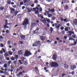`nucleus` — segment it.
<instances>
[{
	"label": "nucleus",
	"instance_id": "60",
	"mask_svg": "<svg viewBox=\"0 0 77 77\" xmlns=\"http://www.w3.org/2000/svg\"><path fill=\"white\" fill-rule=\"evenodd\" d=\"M0 53L1 54H2L3 53V51H0Z\"/></svg>",
	"mask_w": 77,
	"mask_h": 77
},
{
	"label": "nucleus",
	"instance_id": "15",
	"mask_svg": "<svg viewBox=\"0 0 77 77\" xmlns=\"http://www.w3.org/2000/svg\"><path fill=\"white\" fill-rule=\"evenodd\" d=\"M38 18H41V19H43L44 17H43V15L42 14H40L38 16Z\"/></svg>",
	"mask_w": 77,
	"mask_h": 77
},
{
	"label": "nucleus",
	"instance_id": "18",
	"mask_svg": "<svg viewBox=\"0 0 77 77\" xmlns=\"http://www.w3.org/2000/svg\"><path fill=\"white\" fill-rule=\"evenodd\" d=\"M72 45H69V46H72V45H75L77 44V42L75 41L74 42V44H71Z\"/></svg>",
	"mask_w": 77,
	"mask_h": 77
},
{
	"label": "nucleus",
	"instance_id": "16",
	"mask_svg": "<svg viewBox=\"0 0 77 77\" xmlns=\"http://www.w3.org/2000/svg\"><path fill=\"white\" fill-rule=\"evenodd\" d=\"M18 54L19 55H21V54H23V52L21 51V50H20L18 51Z\"/></svg>",
	"mask_w": 77,
	"mask_h": 77
},
{
	"label": "nucleus",
	"instance_id": "46",
	"mask_svg": "<svg viewBox=\"0 0 77 77\" xmlns=\"http://www.w3.org/2000/svg\"><path fill=\"white\" fill-rule=\"evenodd\" d=\"M19 62L20 64H23V63L21 62V60H19Z\"/></svg>",
	"mask_w": 77,
	"mask_h": 77
},
{
	"label": "nucleus",
	"instance_id": "1",
	"mask_svg": "<svg viewBox=\"0 0 77 77\" xmlns=\"http://www.w3.org/2000/svg\"><path fill=\"white\" fill-rule=\"evenodd\" d=\"M50 65L52 67H54V68H57L59 66V64L56 62H52L51 63Z\"/></svg>",
	"mask_w": 77,
	"mask_h": 77
},
{
	"label": "nucleus",
	"instance_id": "32",
	"mask_svg": "<svg viewBox=\"0 0 77 77\" xmlns=\"http://www.w3.org/2000/svg\"><path fill=\"white\" fill-rule=\"evenodd\" d=\"M8 24V23H5V25L4 26V28H6V26Z\"/></svg>",
	"mask_w": 77,
	"mask_h": 77
},
{
	"label": "nucleus",
	"instance_id": "63",
	"mask_svg": "<svg viewBox=\"0 0 77 77\" xmlns=\"http://www.w3.org/2000/svg\"><path fill=\"white\" fill-rule=\"evenodd\" d=\"M23 5V2H21L20 3V5Z\"/></svg>",
	"mask_w": 77,
	"mask_h": 77
},
{
	"label": "nucleus",
	"instance_id": "45",
	"mask_svg": "<svg viewBox=\"0 0 77 77\" xmlns=\"http://www.w3.org/2000/svg\"><path fill=\"white\" fill-rule=\"evenodd\" d=\"M35 3H36V4H37V3H38V0H36L35 1Z\"/></svg>",
	"mask_w": 77,
	"mask_h": 77
},
{
	"label": "nucleus",
	"instance_id": "59",
	"mask_svg": "<svg viewBox=\"0 0 77 77\" xmlns=\"http://www.w3.org/2000/svg\"><path fill=\"white\" fill-rule=\"evenodd\" d=\"M56 39L57 40V41H59V40H60V39L59 38H58V37H57L56 38Z\"/></svg>",
	"mask_w": 77,
	"mask_h": 77
},
{
	"label": "nucleus",
	"instance_id": "52",
	"mask_svg": "<svg viewBox=\"0 0 77 77\" xmlns=\"http://www.w3.org/2000/svg\"><path fill=\"white\" fill-rule=\"evenodd\" d=\"M11 10L13 12H15V9L13 8H11Z\"/></svg>",
	"mask_w": 77,
	"mask_h": 77
},
{
	"label": "nucleus",
	"instance_id": "36",
	"mask_svg": "<svg viewBox=\"0 0 77 77\" xmlns=\"http://www.w3.org/2000/svg\"><path fill=\"white\" fill-rule=\"evenodd\" d=\"M21 59L22 60V62H24V60L25 59H24V57H22L21 58Z\"/></svg>",
	"mask_w": 77,
	"mask_h": 77
},
{
	"label": "nucleus",
	"instance_id": "44",
	"mask_svg": "<svg viewBox=\"0 0 77 77\" xmlns=\"http://www.w3.org/2000/svg\"><path fill=\"white\" fill-rule=\"evenodd\" d=\"M20 44H21V45L23 44V41H20L19 42Z\"/></svg>",
	"mask_w": 77,
	"mask_h": 77
},
{
	"label": "nucleus",
	"instance_id": "17",
	"mask_svg": "<svg viewBox=\"0 0 77 77\" xmlns=\"http://www.w3.org/2000/svg\"><path fill=\"white\" fill-rule=\"evenodd\" d=\"M22 74H23V72H19L18 74L17 75V77H20V75H22Z\"/></svg>",
	"mask_w": 77,
	"mask_h": 77
},
{
	"label": "nucleus",
	"instance_id": "47",
	"mask_svg": "<svg viewBox=\"0 0 77 77\" xmlns=\"http://www.w3.org/2000/svg\"><path fill=\"white\" fill-rule=\"evenodd\" d=\"M35 13L36 14H38V13H39V11H38V10H36L35 11Z\"/></svg>",
	"mask_w": 77,
	"mask_h": 77
},
{
	"label": "nucleus",
	"instance_id": "24",
	"mask_svg": "<svg viewBox=\"0 0 77 77\" xmlns=\"http://www.w3.org/2000/svg\"><path fill=\"white\" fill-rule=\"evenodd\" d=\"M50 12H54V8H52L51 10H50Z\"/></svg>",
	"mask_w": 77,
	"mask_h": 77
},
{
	"label": "nucleus",
	"instance_id": "55",
	"mask_svg": "<svg viewBox=\"0 0 77 77\" xmlns=\"http://www.w3.org/2000/svg\"><path fill=\"white\" fill-rule=\"evenodd\" d=\"M1 47H4V45H3V44H1Z\"/></svg>",
	"mask_w": 77,
	"mask_h": 77
},
{
	"label": "nucleus",
	"instance_id": "10",
	"mask_svg": "<svg viewBox=\"0 0 77 77\" xmlns=\"http://www.w3.org/2000/svg\"><path fill=\"white\" fill-rule=\"evenodd\" d=\"M57 23H55V26L56 28H57V29H59L60 27V24H59L57 26Z\"/></svg>",
	"mask_w": 77,
	"mask_h": 77
},
{
	"label": "nucleus",
	"instance_id": "7",
	"mask_svg": "<svg viewBox=\"0 0 77 77\" xmlns=\"http://www.w3.org/2000/svg\"><path fill=\"white\" fill-rule=\"evenodd\" d=\"M40 39L42 41H44L45 39V37L44 36H40Z\"/></svg>",
	"mask_w": 77,
	"mask_h": 77
},
{
	"label": "nucleus",
	"instance_id": "39",
	"mask_svg": "<svg viewBox=\"0 0 77 77\" xmlns=\"http://www.w3.org/2000/svg\"><path fill=\"white\" fill-rule=\"evenodd\" d=\"M39 29H40V28H39V27H37L36 28V30H37V31H38H38H39Z\"/></svg>",
	"mask_w": 77,
	"mask_h": 77
},
{
	"label": "nucleus",
	"instance_id": "48",
	"mask_svg": "<svg viewBox=\"0 0 77 77\" xmlns=\"http://www.w3.org/2000/svg\"><path fill=\"white\" fill-rule=\"evenodd\" d=\"M27 2V0H24V3H26Z\"/></svg>",
	"mask_w": 77,
	"mask_h": 77
},
{
	"label": "nucleus",
	"instance_id": "9",
	"mask_svg": "<svg viewBox=\"0 0 77 77\" xmlns=\"http://www.w3.org/2000/svg\"><path fill=\"white\" fill-rule=\"evenodd\" d=\"M20 38H21V39H23V40H25L26 39V36H25V35H21L20 36Z\"/></svg>",
	"mask_w": 77,
	"mask_h": 77
},
{
	"label": "nucleus",
	"instance_id": "23",
	"mask_svg": "<svg viewBox=\"0 0 77 77\" xmlns=\"http://www.w3.org/2000/svg\"><path fill=\"white\" fill-rule=\"evenodd\" d=\"M52 16H53V14H49L48 15V16L49 17V18L52 17Z\"/></svg>",
	"mask_w": 77,
	"mask_h": 77
},
{
	"label": "nucleus",
	"instance_id": "58",
	"mask_svg": "<svg viewBox=\"0 0 77 77\" xmlns=\"http://www.w3.org/2000/svg\"><path fill=\"white\" fill-rule=\"evenodd\" d=\"M23 68V67L22 66H20L19 68L20 69H22Z\"/></svg>",
	"mask_w": 77,
	"mask_h": 77
},
{
	"label": "nucleus",
	"instance_id": "51",
	"mask_svg": "<svg viewBox=\"0 0 77 77\" xmlns=\"http://www.w3.org/2000/svg\"><path fill=\"white\" fill-rule=\"evenodd\" d=\"M64 39H67V36H64Z\"/></svg>",
	"mask_w": 77,
	"mask_h": 77
},
{
	"label": "nucleus",
	"instance_id": "33",
	"mask_svg": "<svg viewBox=\"0 0 77 77\" xmlns=\"http://www.w3.org/2000/svg\"><path fill=\"white\" fill-rule=\"evenodd\" d=\"M68 32H69V35L71 36V35H72V31H69Z\"/></svg>",
	"mask_w": 77,
	"mask_h": 77
},
{
	"label": "nucleus",
	"instance_id": "26",
	"mask_svg": "<svg viewBox=\"0 0 77 77\" xmlns=\"http://www.w3.org/2000/svg\"><path fill=\"white\" fill-rule=\"evenodd\" d=\"M15 59L16 58V59H18V55H16L15 56Z\"/></svg>",
	"mask_w": 77,
	"mask_h": 77
},
{
	"label": "nucleus",
	"instance_id": "20",
	"mask_svg": "<svg viewBox=\"0 0 77 77\" xmlns=\"http://www.w3.org/2000/svg\"><path fill=\"white\" fill-rule=\"evenodd\" d=\"M15 58L14 57V56H12L11 57V60H12V61H14V60H15Z\"/></svg>",
	"mask_w": 77,
	"mask_h": 77
},
{
	"label": "nucleus",
	"instance_id": "62",
	"mask_svg": "<svg viewBox=\"0 0 77 77\" xmlns=\"http://www.w3.org/2000/svg\"><path fill=\"white\" fill-rule=\"evenodd\" d=\"M63 21L64 22H66V21H67V20H66V19H64Z\"/></svg>",
	"mask_w": 77,
	"mask_h": 77
},
{
	"label": "nucleus",
	"instance_id": "22",
	"mask_svg": "<svg viewBox=\"0 0 77 77\" xmlns=\"http://www.w3.org/2000/svg\"><path fill=\"white\" fill-rule=\"evenodd\" d=\"M7 3L8 5H11V0H9L7 2Z\"/></svg>",
	"mask_w": 77,
	"mask_h": 77
},
{
	"label": "nucleus",
	"instance_id": "53",
	"mask_svg": "<svg viewBox=\"0 0 77 77\" xmlns=\"http://www.w3.org/2000/svg\"><path fill=\"white\" fill-rule=\"evenodd\" d=\"M12 51H15V49L14 48H13L12 49Z\"/></svg>",
	"mask_w": 77,
	"mask_h": 77
},
{
	"label": "nucleus",
	"instance_id": "54",
	"mask_svg": "<svg viewBox=\"0 0 77 77\" xmlns=\"http://www.w3.org/2000/svg\"><path fill=\"white\" fill-rule=\"evenodd\" d=\"M6 60H10V58L9 57H7L6 58Z\"/></svg>",
	"mask_w": 77,
	"mask_h": 77
},
{
	"label": "nucleus",
	"instance_id": "5",
	"mask_svg": "<svg viewBox=\"0 0 77 77\" xmlns=\"http://www.w3.org/2000/svg\"><path fill=\"white\" fill-rule=\"evenodd\" d=\"M31 54H32L31 53V52L27 50L25 51L24 56H30V55H31Z\"/></svg>",
	"mask_w": 77,
	"mask_h": 77
},
{
	"label": "nucleus",
	"instance_id": "21",
	"mask_svg": "<svg viewBox=\"0 0 77 77\" xmlns=\"http://www.w3.org/2000/svg\"><path fill=\"white\" fill-rule=\"evenodd\" d=\"M74 24L75 25H77V19H75L74 22Z\"/></svg>",
	"mask_w": 77,
	"mask_h": 77
},
{
	"label": "nucleus",
	"instance_id": "50",
	"mask_svg": "<svg viewBox=\"0 0 77 77\" xmlns=\"http://www.w3.org/2000/svg\"><path fill=\"white\" fill-rule=\"evenodd\" d=\"M65 73H63L62 74V77H63L64 76H65Z\"/></svg>",
	"mask_w": 77,
	"mask_h": 77
},
{
	"label": "nucleus",
	"instance_id": "57",
	"mask_svg": "<svg viewBox=\"0 0 77 77\" xmlns=\"http://www.w3.org/2000/svg\"><path fill=\"white\" fill-rule=\"evenodd\" d=\"M13 7L14 8H17V5H14L13 6Z\"/></svg>",
	"mask_w": 77,
	"mask_h": 77
},
{
	"label": "nucleus",
	"instance_id": "13",
	"mask_svg": "<svg viewBox=\"0 0 77 77\" xmlns=\"http://www.w3.org/2000/svg\"><path fill=\"white\" fill-rule=\"evenodd\" d=\"M27 9L28 10L27 11L29 12V13H30V12H32V8H27Z\"/></svg>",
	"mask_w": 77,
	"mask_h": 77
},
{
	"label": "nucleus",
	"instance_id": "41",
	"mask_svg": "<svg viewBox=\"0 0 77 77\" xmlns=\"http://www.w3.org/2000/svg\"><path fill=\"white\" fill-rule=\"evenodd\" d=\"M24 65H27V61H25Z\"/></svg>",
	"mask_w": 77,
	"mask_h": 77
},
{
	"label": "nucleus",
	"instance_id": "3",
	"mask_svg": "<svg viewBox=\"0 0 77 77\" xmlns=\"http://www.w3.org/2000/svg\"><path fill=\"white\" fill-rule=\"evenodd\" d=\"M40 42H41L40 41L35 42L34 44H32V46L38 47L39 45V44H40Z\"/></svg>",
	"mask_w": 77,
	"mask_h": 77
},
{
	"label": "nucleus",
	"instance_id": "25",
	"mask_svg": "<svg viewBox=\"0 0 77 77\" xmlns=\"http://www.w3.org/2000/svg\"><path fill=\"white\" fill-rule=\"evenodd\" d=\"M50 30L51 32V33H52L53 32V29L52 27H50Z\"/></svg>",
	"mask_w": 77,
	"mask_h": 77
},
{
	"label": "nucleus",
	"instance_id": "28",
	"mask_svg": "<svg viewBox=\"0 0 77 77\" xmlns=\"http://www.w3.org/2000/svg\"><path fill=\"white\" fill-rule=\"evenodd\" d=\"M9 54L8 53L6 52L5 54V56H6V57H8V56Z\"/></svg>",
	"mask_w": 77,
	"mask_h": 77
},
{
	"label": "nucleus",
	"instance_id": "64",
	"mask_svg": "<svg viewBox=\"0 0 77 77\" xmlns=\"http://www.w3.org/2000/svg\"><path fill=\"white\" fill-rule=\"evenodd\" d=\"M72 38H69V40L70 41L72 40Z\"/></svg>",
	"mask_w": 77,
	"mask_h": 77
},
{
	"label": "nucleus",
	"instance_id": "42",
	"mask_svg": "<svg viewBox=\"0 0 77 77\" xmlns=\"http://www.w3.org/2000/svg\"><path fill=\"white\" fill-rule=\"evenodd\" d=\"M55 20V17H53L52 18V20Z\"/></svg>",
	"mask_w": 77,
	"mask_h": 77
},
{
	"label": "nucleus",
	"instance_id": "61",
	"mask_svg": "<svg viewBox=\"0 0 77 77\" xmlns=\"http://www.w3.org/2000/svg\"><path fill=\"white\" fill-rule=\"evenodd\" d=\"M35 69L36 70H38V67H35Z\"/></svg>",
	"mask_w": 77,
	"mask_h": 77
},
{
	"label": "nucleus",
	"instance_id": "40",
	"mask_svg": "<svg viewBox=\"0 0 77 77\" xmlns=\"http://www.w3.org/2000/svg\"><path fill=\"white\" fill-rule=\"evenodd\" d=\"M4 9V7L0 8V9L1 10V11H3V10Z\"/></svg>",
	"mask_w": 77,
	"mask_h": 77
},
{
	"label": "nucleus",
	"instance_id": "43",
	"mask_svg": "<svg viewBox=\"0 0 77 77\" xmlns=\"http://www.w3.org/2000/svg\"><path fill=\"white\" fill-rule=\"evenodd\" d=\"M72 37L73 38H74V39H75V35H72Z\"/></svg>",
	"mask_w": 77,
	"mask_h": 77
},
{
	"label": "nucleus",
	"instance_id": "19",
	"mask_svg": "<svg viewBox=\"0 0 77 77\" xmlns=\"http://www.w3.org/2000/svg\"><path fill=\"white\" fill-rule=\"evenodd\" d=\"M38 32L37 31V30H34L32 32L34 34H36V33H37Z\"/></svg>",
	"mask_w": 77,
	"mask_h": 77
},
{
	"label": "nucleus",
	"instance_id": "49",
	"mask_svg": "<svg viewBox=\"0 0 77 77\" xmlns=\"http://www.w3.org/2000/svg\"><path fill=\"white\" fill-rule=\"evenodd\" d=\"M69 2L68 0H66V3H69Z\"/></svg>",
	"mask_w": 77,
	"mask_h": 77
},
{
	"label": "nucleus",
	"instance_id": "12",
	"mask_svg": "<svg viewBox=\"0 0 77 77\" xmlns=\"http://www.w3.org/2000/svg\"><path fill=\"white\" fill-rule=\"evenodd\" d=\"M49 12H50V11H46L44 13V15L46 16H47V14H49Z\"/></svg>",
	"mask_w": 77,
	"mask_h": 77
},
{
	"label": "nucleus",
	"instance_id": "30",
	"mask_svg": "<svg viewBox=\"0 0 77 77\" xmlns=\"http://www.w3.org/2000/svg\"><path fill=\"white\" fill-rule=\"evenodd\" d=\"M11 62H12V61H8V65L9 67V66H10V64L11 63Z\"/></svg>",
	"mask_w": 77,
	"mask_h": 77
},
{
	"label": "nucleus",
	"instance_id": "4",
	"mask_svg": "<svg viewBox=\"0 0 77 77\" xmlns=\"http://www.w3.org/2000/svg\"><path fill=\"white\" fill-rule=\"evenodd\" d=\"M41 20L42 21V22L43 23H47V22H46V21H47V22L49 23L50 22V19H47V18H44L43 20Z\"/></svg>",
	"mask_w": 77,
	"mask_h": 77
},
{
	"label": "nucleus",
	"instance_id": "29",
	"mask_svg": "<svg viewBox=\"0 0 77 77\" xmlns=\"http://www.w3.org/2000/svg\"><path fill=\"white\" fill-rule=\"evenodd\" d=\"M4 67L5 68H8V66H7V63L5 64L4 65Z\"/></svg>",
	"mask_w": 77,
	"mask_h": 77
},
{
	"label": "nucleus",
	"instance_id": "56",
	"mask_svg": "<svg viewBox=\"0 0 77 77\" xmlns=\"http://www.w3.org/2000/svg\"><path fill=\"white\" fill-rule=\"evenodd\" d=\"M32 25H34V26H36V25H37V24L36 23H32Z\"/></svg>",
	"mask_w": 77,
	"mask_h": 77
},
{
	"label": "nucleus",
	"instance_id": "8",
	"mask_svg": "<svg viewBox=\"0 0 77 77\" xmlns=\"http://www.w3.org/2000/svg\"><path fill=\"white\" fill-rule=\"evenodd\" d=\"M57 55L56 54H54L53 55V59L54 60H56V59L57 58Z\"/></svg>",
	"mask_w": 77,
	"mask_h": 77
},
{
	"label": "nucleus",
	"instance_id": "27",
	"mask_svg": "<svg viewBox=\"0 0 77 77\" xmlns=\"http://www.w3.org/2000/svg\"><path fill=\"white\" fill-rule=\"evenodd\" d=\"M6 72H3V71L2 70H0V74H3V73H4V74H6Z\"/></svg>",
	"mask_w": 77,
	"mask_h": 77
},
{
	"label": "nucleus",
	"instance_id": "11",
	"mask_svg": "<svg viewBox=\"0 0 77 77\" xmlns=\"http://www.w3.org/2000/svg\"><path fill=\"white\" fill-rule=\"evenodd\" d=\"M64 9L65 10H68L69 9V6L67 5H65L64 7Z\"/></svg>",
	"mask_w": 77,
	"mask_h": 77
},
{
	"label": "nucleus",
	"instance_id": "38",
	"mask_svg": "<svg viewBox=\"0 0 77 77\" xmlns=\"http://www.w3.org/2000/svg\"><path fill=\"white\" fill-rule=\"evenodd\" d=\"M65 30L66 32H68V29L67 28H65Z\"/></svg>",
	"mask_w": 77,
	"mask_h": 77
},
{
	"label": "nucleus",
	"instance_id": "14",
	"mask_svg": "<svg viewBox=\"0 0 77 77\" xmlns=\"http://www.w3.org/2000/svg\"><path fill=\"white\" fill-rule=\"evenodd\" d=\"M64 67L65 68H66V69H68L69 66L67 64H65L64 65Z\"/></svg>",
	"mask_w": 77,
	"mask_h": 77
},
{
	"label": "nucleus",
	"instance_id": "34",
	"mask_svg": "<svg viewBox=\"0 0 77 77\" xmlns=\"http://www.w3.org/2000/svg\"><path fill=\"white\" fill-rule=\"evenodd\" d=\"M7 44L8 45H9L11 44V41H8L7 42Z\"/></svg>",
	"mask_w": 77,
	"mask_h": 77
},
{
	"label": "nucleus",
	"instance_id": "6",
	"mask_svg": "<svg viewBox=\"0 0 77 77\" xmlns=\"http://www.w3.org/2000/svg\"><path fill=\"white\" fill-rule=\"evenodd\" d=\"M76 68H77V66L75 65H74L72 66H71L70 67V68L72 70H74L75 69H76Z\"/></svg>",
	"mask_w": 77,
	"mask_h": 77
},
{
	"label": "nucleus",
	"instance_id": "35",
	"mask_svg": "<svg viewBox=\"0 0 77 77\" xmlns=\"http://www.w3.org/2000/svg\"><path fill=\"white\" fill-rule=\"evenodd\" d=\"M17 61H14L13 62V63L14 64V65H16L17 64Z\"/></svg>",
	"mask_w": 77,
	"mask_h": 77
},
{
	"label": "nucleus",
	"instance_id": "2",
	"mask_svg": "<svg viewBox=\"0 0 77 77\" xmlns=\"http://www.w3.org/2000/svg\"><path fill=\"white\" fill-rule=\"evenodd\" d=\"M29 20L27 18H25V20H24L23 22L22 23L23 26H27V24H29Z\"/></svg>",
	"mask_w": 77,
	"mask_h": 77
},
{
	"label": "nucleus",
	"instance_id": "37",
	"mask_svg": "<svg viewBox=\"0 0 77 77\" xmlns=\"http://www.w3.org/2000/svg\"><path fill=\"white\" fill-rule=\"evenodd\" d=\"M60 29L61 30H63V29H64V27L63 26H62L60 27Z\"/></svg>",
	"mask_w": 77,
	"mask_h": 77
},
{
	"label": "nucleus",
	"instance_id": "31",
	"mask_svg": "<svg viewBox=\"0 0 77 77\" xmlns=\"http://www.w3.org/2000/svg\"><path fill=\"white\" fill-rule=\"evenodd\" d=\"M8 53L10 55H12V52L11 51H8Z\"/></svg>",
	"mask_w": 77,
	"mask_h": 77
}]
</instances>
